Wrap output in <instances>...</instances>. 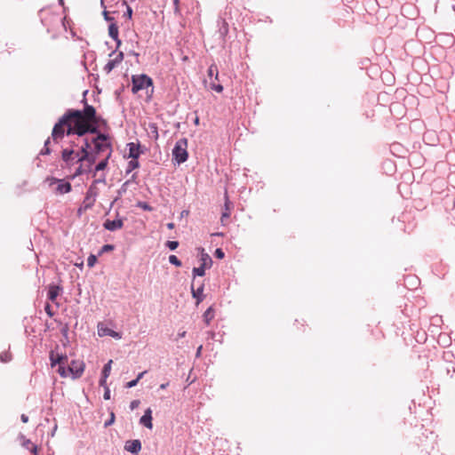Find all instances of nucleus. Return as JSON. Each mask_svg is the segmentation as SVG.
I'll return each mask as SVG.
<instances>
[{
  "mask_svg": "<svg viewBox=\"0 0 455 455\" xmlns=\"http://www.w3.org/2000/svg\"><path fill=\"white\" fill-rule=\"evenodd\" d=\"M83 101L84 102V108L83 110L68 109L66 113L54 124L52 132V138L55 143H58L59 140L63 139L65 135V124H67L70 118L80 119L92 124V126H96L98 124V117L94 107L87 104L85 99H84Z\"/></svg>",
  "mask_w": 455,
  "mask_h": 455,
  "instance_id": "nucleus-1",
  "label": "nucleus"
},
{
  "mask_svg": "<svg viewBox=\"0 0 455 455\" xmlns=\"http://www.w3.org/2000/svg\"><path fill=\"white\" fill-rule=\"evenodd\" d=\"M98 132L97 126L82 121L77 118H70L67 124H65V134L68 136L76 134L79 137L85 135L86 133H96Z\"/></svg>",
  "mask_w": 455,
  "mask_h": 455,
  "instance_id": "nucleus-2",
  "label": "nucleus"
},
{
  "mask_svg": "<svg viewBox=\"0 0 455 455\" xmlns=\"http://www.w3.org/2000/svg\"><path fill=\"white\" fill-rule=\"evenodd\" d=\"M188 140L186 138L180 139L172 149V160L178 164H183L188 160Z\"/></svg>",
  "mask_w": 455,
  "mask_h": 455,
  "instance_id": "nucleus-3",
  "label": "nucleus"
},
{
  "mask_svg": "<svg viewBox=\"0 0 455 455\" xmlns=\"http://www.w3.org/2000/svg\"><path fill=\"white\" fill-rule=\"evenodd\" d=\"M132 92L137 93L139 91L151 87L153 89V80L147 75H136L132 76Z\"/></svg>",
  "mask_w": 455,
  "mask_h": 455,
  "instance_id": "nucleus-4",
  "label": "nucleus"
},
{
  "mask_svg": "<svg viewBox=\"0 0 455 455\" xmlns=\"http://www.w3.org/2000/svg\"><path fill=\"white\" fill-rule=\"evenodd\" d=\"M96 197H97V188L95 186L92 185L88 188L85 197H84V200L83 202L84 209V210L91 209L96 201Z\"/></svg>",
  "mask_w": 455,
  "mask_h": 455,
  "instance_id": "nucleus-5",
  "label": "nucleus"
},
{
  "mask_svg": "<svg viewBox=\"0 0 455 455\" xmlns=\"http://www.w3.org/2000/svg\"><path fill=\"white\" fill-rule=\"evenodd\" d=\"M84 370V364L83 362H77L75 360L71 361V363L68 367V371L72 375L73 379L80 378Z\"/></svg>",
  "mask_w": 455,
  "mask_h": 455,
  "instance_id": "nucleus-6",
  "label": "nucleus"
},
{
  "mask_svg": "<svg viewBox=\"0 0 455 455\" xmlns=\"http://www.w3.org/2000/svg\"><path fill=\"white\" fill-rule=\"evenodd\" d=\"M217 27H218V33L220 36V38L225 42V38L228 34L229 31V26L227 22L226 19L220 16L217 20Z\"/></svg>",
  "mask_w": 455,
  "mask_h": 455,
  "instance_id": "nucleus-7",
  "label": "nucleus"
},
{
  "mask_svg": "<svg viewBox=\"0 0 455 455\" xmlns=\"http://www.w3.org/2000/svg\"><path fill=\"white\" fill-rule=\"evenodd\" d=\"M124 60V52H119L115 59L109 60L104 66L103 70L106 74H109L118 64Z\"/></svg>",
  "mask_w": 455,
  "mask_h": 455,
  "instance_id": "nucleus-8",
  "label": "nucleus"
},
{
  "mask_svg": "<svg viewBox=\"0 0 455 455\" xmlns=\"http://www.w3.org/2000/svg\"><path fill=\"white\" fill-rule=\"evenodd\" d=\"M51 185L54 183H58L57 187V192L60 194H67L71 191V184L67 181H63L62 180H59L57 178H52L51 180Z\"/></svg>",
  "mask_w": 455,
  "mask_h": 455,
  "instance_id": "nucleus-9",
  "label": "nucleus"
},
{
  "mask_svg": "<svg viewBox=\"0 0 455 455\" xmlns=\"http://www.w3.org/2000/svg\"><path fill=\"white\" fill-rule=\"evenodd\" d=\"M103 227L105 229L108 231H116L118 229H121L124 227V220L123 219H116L114 220H107L103 223Z\"/></svg>",
  "mask_w": 455,
  "mask_h": 455,
  "instance_id": "nucleus-10",
  "label": "nucleus"
},
{
  "mask_svg": "<svg viewBox=\"0 0 455 455\" xmlns=\"http://www.w3.org/2000/svg\"><path fill=\"white\" fill-rule=\"evenodd\" d=\"M124 449L132 454H138L141 450V443L138 439L129 440L125 443Z\"/></svg>",
  "mask_w": 455,
  "mask_h": 455,
  "instance_id": "nucleus-11",
  "label": "nucleus"
},
{
  "mask_svg": "<svg viewBox=\"0 0 455 455\" xmlns=\"http://www.w3.org/2000/svg\"><path fill=\"white\" fill-rule=\"evenodd\" d=\"M62 160L68 164H73L74 160L77 158L76 153L73 149L65 148L61 152Z\"/></svg>",
  "mask_w": 455,
  "mask_h": 455,
  "instance_id": "nucleus-12",
  "label": "nucleus"
},
{
  "mask_svg": "<svg viewBox=\"0 0 455 455\" xmlns=\"http://www.w3.org/2000/svg\"><path fill=\"white\" fill-rule=\"evenodd\" d=\"M127 147L129 148V157L132 159H138L140 155L143 152L140 150V145L139 143L135 144L130 142L127 144Z\"/></svg>",
  "mask_w": 455,
  "mask_h": 455,
  "instance_id": "nucleus-13",
  "label": "nucleus"
},
{
  "mask_svg": "<svg viewBox=\"0 0 455 455\" xmlns=\"http://www.w3.org/2000/svg\"><path fill=\"white\" fill-rule=\"evenodd\" d=\"M140 423L149 429H151L153 427L152 411L150 408H148L145 411L144 415L140 419Z\"/></svg>",
  "mask_w": 455,
  "mask_h": 455,
  "instance_id": "nucleus-14",
  "label": "nucleus"
},
{
  "mask_svg": "<svg viewBox=\"0 0 455 455\" xmlns=\"http://www.w3.org/2000/svg\"><path fill=\"white\" fill-rule=\"evenodd\" d=\"M91 148V144L90 142L85 140H84V145L82 147V149H81V153L82 155H80L79 152H76V156H77V160L76 162H83V161H85V160H89V152H88V149Z\"/></svg>",
  "mask_w": 455,
  "mask_h": 455,
  "instance_id": "nucleus-15",
  "label": "nucleus"
},
{
  "mask_svg": "<svg viewBox=\"0 0 455 455\" xmlns=\"http://www.w3.org/2000/svg\"><path fill=\"white\" fill-rule=\"evenodd\" d=\"M108 35L116 43V49L121 45V40L118 37V28L116 23H111L108 26Z\"/></svg>",
  "mask_w": 455,
  "mask_h": 455,
  "instance_id": "nucleus-16",
  "label": "nucleus"
},
{
  "mask_svg": "<svg viewBox=\"0 0 455 455\" xmlns=\"http://www.w3.org/2000/svg\"><path fill=\"white\" fill-rule=\"evenodd\" d=\"M61 288L59 285H50L47 292V298L52 302H54L60 294Z\"/></svg>",
  "mask_w": 455,
  "mask_h": 455,
  "instance_id": "nucleus-17",
  "label": "nucleus"
},
{
  "mask_svg": "<svg viewBox=\"0 0 455 455\" xmlns=\"http://www.w3.org/2000/svg\"><path fill=\"white\" fill-rule=\"evenodd\" d=\"M191 292L193 298L196 299V304L198 305L200 302L204 300V284H201L197 289L194 288V285H191Z\"/></svg>",
  "mask_w": 455,
  "mask_h": 455,
  "instance_id": "nucleus-18",
  "label": "nucleus"
},
{
  "mask_svg": "<svg viewBox=\"0 0 455 455\" xmlns=\"http://www.w3.org/2000/svg\"><path fill=\"white\" fill-rule=\"evenodd\" d=\"M201 261L202 265L207 268H210L212 265V258L209 256V254L204 252V249H202Z\"/></svg>",
  "mask_w": 455,
  "mask_h": 455,
  "instance_id": "nucleus-19",
  "label": "nucleus"
},
{
  "mask_svg": "<svg viewBox=\"0 0 455 455\" xmlns=\"http://www.w3.org/2000/svg\"><path fill=\"white\" fill-rule=\"evenodd\" d=\"M204 320L206 324H209L210 322L212 320V318L214 317V311H213V308L212 307H208L206 309V311L204 313Z\"/></svg>",
  "mask_w": 455,
  "mask_h": 455,
  "instance_id": "nucleus-20",
  "label": "nucleus"
},
{
  "mask_svg": "<svg viewBox=\"0 0 455 455\" xmlns=\"http://www.w3.org/2000/svg\"><path fill=\"white\" fill-rule=\"evenodd\" d=\"M23 447L29 450L31 453L36 455L37 453V447L30 440L27 439L22 443Z\"/></svg>",
  "mask_w": 455,
  "mask_h": 455,
  "instance_id": "nucleus-21",
  "label": "nucleus"
},
{
  "mask_svg": "<svg viewBox=\"0 0 455 455\" xmlns=\"http://www.w3.org/2000/svg\"><path fill=\"white\" fill-rule=\"evenodd\" d=\"M94 146H95V149H96V152L97 153H100V152H103L105 151L107 148H110V143H101L100 141H95L93 142Z\"/></svg>",
  "mask_w": 455,
  "mask_h": 455,
  "instance_id": "nucleus-22",
  "label": "nucleus"
},
{
  "mask_svg": "<svg viewBox=\"0 0 455 455\" xmlns=\"http://www.w3.org/2000/svg\"><path fill=\"white\" fill-rule=\"evenodd\" d=\"M111 364L112 360H109L103 367L101 375H103L104 378H108L110 371H111Z\"/></svg>",
  "mask_w": 455,
  "mask_h": 455,
  "instance_id": "nucleus-23",
  "label": "nucleus"
},
{
  "mask_svg": "<svg viewBox=\"0 0 455 455\" xmlns=\"http://www.w3.org/2000/svg\"><path fill=\"white\" fill-rule=\"evenodd\" d=\"M208 76L210 78H212L214 76L215 80H218L219 72L218 68L215 65H212L208 69Z\"/></svg>",
  "mask_w": 455,
  "mask_h": 455,
  "instance_id": "nucleus-24",
  "label": "nucleus"
},
{
  "mask_svg": "<svg viewBox=\"0 0 455 455\" xmlns=\"http://www.w3.org/2000/svg\"><path fill=\"white\" fill-rule=\"evenodd\" d=\"M97 137L93 139L92 142H95V141H100L101 143H108V136L105 133H101V132H97Z\"/></svg>",
  "mask_w": 455,
  "mask_h": 455,
  "instance_id": "nucleus-25",
  "label": "nucleus"
},
{
  "mask_svg": "<svg viewBox=\"0 0 455 455\" xmlns=\"http://www.w3.org/2000/svg\"><path fill=\"white\" fill-rule=\"evenodd\" d=\"M140 166V164H139V161L138 159H132L131 161H129L128 163V167H127V170H126V172L129 173L131 172L132 170L136 169V168H139Z\"/></svg>",
  "mask_w": 455,
  "mask_h": 455,
  "instance_id": "nucleus-26",
  "label": "nucleus"
},
{
  "mask_svg": "<svg viewBox=\"0 0 455 455\" xmlns=\"http://www.w3.org/2000/svg\"><path fill=\"white\" fill-rule=\"evenodd\" d=\"M205 267H204L203 265H201L200 267H194L193 268V275L194 276H204L205 275Z\"/></svg>",
  "mask_w": 455,
  "mask_h": 455,
  "instance_id": "nucleus-27",
  "label": "nucleus"
},
{
  "mask_svg": "<svg viewBox=\"0 0 455 455\" xmlns=\"http://www.w3.org/2000/svg\"><path fill=\"white\" fill-rule=\"evenodd\" d=\"M102 334L108 335V336L116 338V339H121V335L118 332H116L111 329H108V328L102 330Z\"/></svg>",
  "mask_w": 455,
  "mask_h": 455,
  "instance_id": "nucleus-28",
  "label": "nucleus"
},
{
  "mask_svg": "<svg viewBox=\"0 0 455 455\" xmlns=\"http://www.w3.org/2000/svg\"><path fill=\"white\" fill-rule=\"evenodd\" d=\"M109 156H110V153H108V156L105 159L101 160L100 162H99L97 164V165L95 167L96 171H102V170H104L107 167V165H108V159Z\"/></svg>",
  "mask_w": 455,
  "mask_h": 455,
  "instance_id": "nucleus-29",
  "label": "nucleus"
},
{
  "mask_svg": "<svg viewBox=\"0 0 455 455\" xmlns=\"http://www.w3.org/2000/svg\"><path fill=\"white\" fill-rule=\"evenodd\" d=\"M55 357L58 361V365H65L67 363H68V356L67 355H62V354H55Z\"/></svg>",
  "mask_w": 455,
  "mask_h": 455,
  "instance_id": "nucleus-30",
  "label": "nucleus"
},
{
  "mask_svg": "<svg viewBox=\"0 0 455 455\" xmlns=\"http://www.w3.org/2000/svg\"><path fill=\"white\" fill-rule=\"evenodd\" d=\"M12 360V355L9 351H4L0 354V361L2 363H8Z\"/></svg>",
  "mask_w": 455,
  "mask_h": 455,
  "instance_id": "nucleus-31",
  "label": "nucleus"
},
{
  "mask_svg": "<svg viewBox=\"0 0 455 455\" xmlns=\"http://www.w3.org/2000/svg\"><path fill=\"white\" fill-rule=\"evenodd\" d=\"M57 371L63 378H66L70 374L65 365H59Z\"/></svg>",
  "mask_w": 455,
  "mask_h": 455,
  "instance_id": "nucleus-32",
  "label": "nucleus"
},
{
  "mask_svg": "<svg viewBox=\"0 0 455 455\" xmlns=\"http://www.w3.org/2000/svg\"><path fill=\"white\" fill-rule=\"evenodd\" d=\"M49 144H50V138H48L45 140L44 148H43V149L40 152V155H49L51 153V149L49 148Z\"/></svg>",
  "mask_w": 455,
  "mask_h": 455,
  "instance_id": "nucleus-33",
  "label": "nucleus"
},
{
  "mask_svg": "<svg viewBox=\"0 0 455 455\" xmlns=\"http://www.w3.org/2000/svg\"><path fill=\"white\" fill-rule=\"evenodd\" d=\"M169 262L176 267L181 266V261L175 255H170Z\"/></svg>",
  "mask_w": 455,
  "mask_h": 455,
  "instance_id": "nucleus-34",
  "label": "nucleus"
},
{
  "mask_svg": "<svg viewBox=\"0 0 455 455\" xmlns=\"http://www.w3.org/2000/svg\"><path fill=\"white\" fill-rule=\"evenodd\" d=\"M115 249V246L112 245V244H105L101 247L100 251V255L105 253V252H108V251H112L113 250Z\"/></svg>",
  "mask_w": 455,
  "mask_h": 455,
  "instance_id": "nucleus-35",
  "label": "nucleus"
},
{
  "mask_svg": "<svg viewBox=\"0 0 455 455\" xmlns=\"http://www.w3.org/2000/svg\"><path fill=\"white\" fill-rule=\"evenodd\" d=\"M97 262V257L93 254H91L87 259V265L90 267H92Z\"/></svg>",
  "mask_w": 455,
  "mask_h": 455,
  "instance_id": "nucleus-36",
  "label": "nucleus"
},
{
  "mask_svg": "<svg viewBox=\"0 0 455 455\" xmlns=\"http://www.w3.org/2000/svg\"><path fill=\"white\" fill-rule=\"evenodd\" d=\"M49 358H50V361H51V366L52 367H55L56 365H58V361H57V359L55 357L54 351H51L50 352Z\"/></svg>",
  "mask_w": 455,
  "mask_h": 455,
  "instance_id": "nucleus-37",
  "label": "nucleus"
},
{
  "mask_svg": "<svg viewBox=\"0 0 455 455\" xmlns=\"http://www.w3.org/2000/svg\"><path fill=\"white\" fill-rule=\"evenodd\" d=\"M210 87L217 92H221L223 91V86L220 84L212 83Z\"/></svg>",
  "mask_w": 455,
  "mask_h": 455,
  "instance_id": "nucleus-38",
  "label": "nucleus"
},
{
  "mask_svg": "<svg viewBox=\"0 0 455 455\" xmlns=\"http://www.w3.org/2000/svg\"><path fill=\"white\" fill-rule=\"evenodd\" d=\"M166 246L171 250V251H174L177 249V247L179 246V242L178 241H168L167 243H166Z\"/></svg>",
  "mask_w": 455,
  "mask_h": 455,
  "instance_id": "nucleus-39",
  "label": "nucleus"
},
{
  "mask_svg": "<svg viewBox=\"0 0 455 455\" xmlns=\"http://www.w3.org/2000/svg\"><path fill=\"white\" fill-rule=\"evenodd\" d=\"M149 129L151 131V133L154 134L155 139H157L158 138L157 126L155 124H150Z\"/></svg>",
  "mask_w": 455,
  "mask_h": 455,
  "instance_id": "nucleus-40",
  "label": "nucleus"
},
{
  "mask_svg": "<svg viewBox=\"0 0 455 455\" xmlns=\"http://www.w3.org/2000/svg\"><path fill=\"white\" fill-rule=\"evenodd\" d=\"M214 255L218 259H223L225 257L224 251H222V249L220 248L215 250Z\"/></svg>",
  "mask_w": 455,
  "mask_h": 455,
  "instance_id": "nucleus-41",
  "label": "nucleus"
},
{
  "mask_svg": "<svg viewBox=\"0 0 455 455\" xmlns=\"http://www.w3.org/2000/svg\"><path fill=\"white\" fill-rule=\"evenodd\" d=\"M139 207L145 210V211H151L152 210V207L150 205H148L147 203L145 202H140L139 203Z\"/></svg>",
  "mask_w": 455,
  "mask_h": 455,
  "instance_id": "nucleus-42",
  "label": "nucleus"
},
{
  "mask_svg": "<svg viewBox=\"0 0 455 455\" xmlns=\"http://www.w3.org/2000/svg\"><path fill=\"white\" fill-rule=\"evenodd\" d=\"M114 421H115V414H114V412H111L110 419H108V420H107L105 422V427H108V426L112 425L114 423Z\"/></svg>",
  "mask_w": 455,
  "mask_h": 455,
  "instance_id": "nucleus-43",
  "label": "nucleus"
},
{
  "mask_svg": "<svg viewBox=\"0 0 455 455\" xmlns=\"http://www.w3.org/2000/svg\"><path fill=\"white\" fill-rule=\"evenodd\" d=\"M137 384H138V379H132V380L127 382L125 387L127 388H132V387H134L135 386H137Z\"/></svg>",
  "mask_w": 455,
  "mask_h": 455,
  "instance_id": "nucleus-44",
  "label": "nucleus"
},
{
  "mask_svg": "<svg viewBox=\"0 0 455 455\" xmlns=\"http://www.w3.org/2000/svg\"><path fill=\"white\" fill-rule=\"evenodd\" d=\"M103 397L105 400L110 399V389L108 387H105Z\"/></svg>",
  "mask_w": 455,
  "mask_h": 455,
  "instance_id": "nucleus-45",
  "label": "nucleus"
},
{
  "mask_svg": "<svg viewBox=\"0 0 455 455\" xmlns=\"http://www.w3.org/2000/svg\"><path fill=\"white\" fill-rule=\"evenodd\" d=\"M126 12H124V16L127 17L128 19H132V9L129 5H126Z\"/></svg>",
  "mask_w": 455,
  "mask_h": 455,
  "instance_id": "nucleus-46",
  "label": "nucleus"
},
{
  "mask_svg": "<svg viewBox=\"0 0 455 455\" xmlns=\"http://www.w3.org/2000/svg\"><path fill=\"white\" fill-rule=\"evenodd\" d=\"M140 404V401L139 400H133L131 402V404H130V408L131 410H134L136 409Z\"/></svg>",
  "mask_w": 455,
  "mask_h": 455,
  "instance_id": "nucleus-47",
  "label": "nucleus"
},
{
  "mask_svg": "<svg viewBox=\"0 0 455 455\" xmlns=\"http://www.w3.org/2000/svg\"><path fill=\"white\" fill-rule=\"evenodd\" d=\"M107 379L108 378H104L103 375H101V378L100 379V387H103L105 388V387H108L107 386Z\"/></svg>",
  "mask_w": 455,
  "mask_h": 455,
  "instance_id": "nucleus-48",
  "label": "nucleus"
},
{
  "mask_svg": "<svg viewBox=\"0 0 455 455\" xmlns=\"http://www.w3.org/2000/svg\"><path fill=\"white\" fill-rule=\"evenodd\" d=\"M45 309V312L47 313V315L52 317L53 315V312L52 311L51 309V306L49 304H47L44 307Z\"/></svg>",
  "mask_w": 455,
  "mask_h": 455,
  "instance_id": "nucleus-49",
  "label": "nucleus"
},
{
  "mask_svg": "<svg viewBox=\"0 0 455 455\" xmlns=\"http://www.w3.org/2000/svg\"><path fill=\"white\" fill-rule=\"evenodd\" d=\"M103 16H104V19L107 20V21H112L114 20V18L113 17H110L108 12L107 11H104L103 12Z\"/></svg>",
  "mask_w": 455,
  "mask_h": 455,
  "instance_id": "nucleus-50",
  "label": "nucleus"
},
{
  "mask_svg": "<svg viewBox=\"0 0 455 455\" xmlns=\"http://www.w3.org/2000/svg\"><path fill=\"white\" fill-rule=\"evenodd\" d=\"M128 183H129V181H126L122 185V187L118 192L120 195H122L123 193H124L126 191V186L128 185Z\"/></svg>",
  "mask_w": 455,
  "mask_h": 455,
  "instance_id": "nucleus-51",
  "label": "nucleus"
},
{
  "mask_svg": "<svg viewBox=\"0 0 455 455\" xmlns=\"http://www.w3.org/2000/svg\"><path fill=\"white\" fill-rule=\"evenodd\" d=\"M20 419L23 423H27L28 421V417L26 414H21Z\"/></svg>",
  "mask_w": 455,
  "mask_h": 455,
  "instance_id": "nucleus-52",
  "label": "nucleus"
},
{
  "mask_svg": "<svg viewBox=\"0 0 455 455\" xmlns=\"http://www.w3.org/2000/svg\"><path fill=\"white\" fill-rule=\"evenodd\" d=\"M146 373H147V371H142V372L139 373V374H138V376H137V378H136V379H138V381H139L140 379H141L143 378V376H144Z\"/></svg>",
  "mask_w": 455,
  "mask_h": 455,
  "instance_id": "nucleus-53",
  "label": "nucleus"
},
{
  "mask_svg": "<svg viewBox=\"0 0 455 455\" xmlns=\"http://www.w3.org/2000/svg\"><path fill=\"white\" fill-rule=\"evenodd\" d=\"M85 210L84 209V204L78 209L77 211V213L79 216L82 215L83 212H84Z\"/></svg>",
  "mask_w": 455,
  "mask_h": 455,
  "instance_id": "nucleus-54",
  "label": "nucleus"
},
{
  "mask_svg": "<svg viewBox=\"0 0 455 455\" xmlns=\"http://www.w3.org/2000/svg\"><path fill=\"white\" fill-rule=\"evenodd\" d=\"M185 335H186V331H180V332L178 333V338H180V339L184 338V337H185Z\"/></svg>",
  "mask_w": 455,
  "mask_h": 455,
  "instance_id": "nucleus-55",
  "label": "nucleus"
},
{
  "mask_svg": "<svg viewBox=\"0 0 455 455\" xmlns=\"http://www.w3.org/2000/svg\"><path fill=\"white\" fill-rule=\"evenodd\" d=\"M228 217H229V213L228 212H223L222 216H221V221H223L225 218H228Z\"/></svg>",
  "mask_w": 455,
  "mask_h": 455,
  "instance_id": "nucleus-56",
  "label": "nucleus"
},
{
  "mask_svg": "<svg viewBox=\"0 0 455 455\" xmlns=\"http://www.w3.org/2000/svg\"><path fill=\"white\" fill-rule=\"evenodd\" d=\"M169 386V382L163 383L160 385V389H165Z\"/></svg>",
  "mask_w": 455,
  "mask_h": 455,
  "instance_id": "nucleus-57",
  "label": "nucleus"
},
{
  "mask_svg": "<svg viewBox=\"0 0 455 455\" xmlns=\"http://www.w3.org/2000/svg\"><path fill=\"white\" fill-rule=\"evenodd\" d=\"M202 347H203L202 346H199V347H198V348H197V350H196V356H200V355H201V351H202Z\"/></svg>",
  "mask_w": 455,
  "mask_h": 455,
  "instance_id": "nucleus-58",
  "label": "nucleus"
},
{
  "mask_svg": "<svg viewBox=\"0 0 455 455\" xmlns=\"http://www.w3.org/2000/svg\"><path fill=\"white\" fill-rule=\"evenodd\" d=\"M167 228H168L169 229H172V228H174V223H172V222L168 223V224H167Z\"/></svg>",
  "mask_w": 455,
  "mask_h": 455,
  "instance_id": "nucleus-59",
  "label": "nucleus"
},
{
  "mask_svg": "<svg viewBox=\"0 0 455 455\" xmlns=\"http://www.w3.org/2000/svg\"><path fill=\"white\" fill-rule=\"evenodd\" d=\"M80 174H81V166L76 172V175H80Z\"/></svg>",
  "mask_w": 455,
  "mask_h": 455,
  "instance_id": "nucleus-60",
  "label": "nucleus"
},
{
  "mask_svg": "<svg viewBox=\"0 0 455 455\" xmlns=\"http://www.w3.org/2000/svg\"><path fill=\"white\" fill-rule=\"evenodd\" d=\"M59 4H60V5H63V4H64V0H59Z\"/></svg>",
  "mask_w": 455,
  "mask_h": 455,
  "instance_id": "nucleus-61",
  "label": "nucleus"
},
{
  "mask_svg": "<svg viewBox=\"0 0 455 455\" xmlns=\"http://www.w3.org/2000/svg\"><path fill=\"white\" fill-rule=\"evenodd\" d=\"M115 52H116V51H113V52L109 54V56H112L113 54H115Z\"/></svg>",
  "mask_w": 455,
  "mask_h": 455,
  "instance_id": "nucleus-62",
  "label": "nucleus"
},
{
  "mask_svg": "<svg viewBox=\"0 0 455 455\" xmlns=\"http://www.w3.org/2000/svg\"><path fill=\"white\" fill-rule=\"evenodd\" d=\"M173 2L175 4H178L179 0H174Z\"/></svg>",
  "mask_w": 455,
  "mask_h": 455,
  "instance_id": "nucleus-63",
  "label": "nucleus"
},
{
  "mask_svg": "<svg viewBox=\"0 0 455 455\" xmlns=\"http://www.w3.org/2000/svg\"><path fill=\"white\" fill-rule=\"evenodd\" d=\"M198 122H199V120H198V118H196V119L195 120V123H196V124H198Z\"/></svg>",
  "mask_w": 455,
  "mask_h": 455,
  "instance_id": "nucleus-64",
  "label": "nucleus"
}]
</instances>
